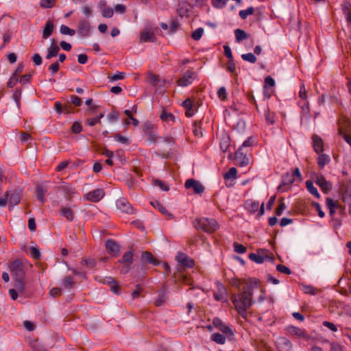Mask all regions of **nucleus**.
Masks as SVG:
<instances>
[{"label":"nucleus","mask_w":351,"mask_h":351,"mask_svg":"<svg viewBox=\"0 0 351 351\" xmlns=\"http://www.w3.org/2000/svg\"><path fill=\"white\" fill-rule=\"evenodd\" d=\"M246 208L251 213H255L258 210L259 212L258 215L261 216L265 213V204L263 202L261 205L259 204V202L257 201H247L245 203Z\"/></svg>","instance_id":"11"},{"label":"nucleus","mask_w":351,"mask_h":351,"mask_svg":"<svg viewBox=\"0 0 351 351\" xmlns=\"http://www.w3.org/2000/svg\"><path fill=\"white\" fill-rule=\"evenodd\" d=\"M278 348L280 351H291L292 344L287 338L280 337L278 341Z\"/></svg>","instance_id":"21"},{"label":"nucleus","mask_w":351,"mask_h":351,"mask_svg":"<svg viewBox=\"0 0 351 351\" xmlns=\"http://www.w3.org/2000/svg\"><path fill=\"white\" fill-rule=\"evenodd\" d=\"M81 263L82 265H86L90 269L94 268L97 265L96 261L93 258H83Z\"/></svg>","instance_id":"40"},{"label":"nucleus","mask_w":351,"mask_h":351,"mask_svg":"<svg viewBox=\"0 0 351 351\" xmlns=\"http://www.w3.org/2000/svg\"><path fill=\"white\" fill-rule=\"evenodd\" d=\"M342 9L344 14L351 12V3L348 1H345L342 5Z\"/></svg>","instance_id":"63"},{"label":"nucleus","mask_w":351,"mask_h":351,"mask_svg":"<svg viewBox=\"0 0 351 351\" xmlns=\"http://www.w3.org/2000/svg\"><path fill=\"white\" fill-rule=\"evenodd\" d=\"M196 74L192 70H187L177 80V86H187L191 84L195 80Z\"/></svg>","instance_id":"6"},{"label":"nucleus","mask_w":351,"mask_h":351,"mask_svg":"<svg viewBox=\"0 0 351 351\" xmlns=\"http://www.w3.org/2000/svg\"><path fill=\"white\" fill-rule=\"evenodd\" d=\"M56 0H41L40 6L43 8H51L55 5Z\"/></svg>","instance_id":"46"},{"label":"nucleus","mask_w":351,"mask_h":351,"mask_svg":"<svg viewBox=\"0 0 351 351\" xmlns=\"http://www.w3.org/2000/svg\"><path fill=\"white\" fill-rule=\"evenodd\" d=\"M166 290L165 289H161L158 292V297L155 300L154 304L156 306H162L166 301Z\"/></svg>","instance_id":"27"},{"label":"nucleus","mask_w":351,"mask_h":351,"mask_svg":"<svg viewBox=\"0 0 351 351\" xmlns=\"http://www.w3.org/2000/svg\"><path fill=\"white\" fill-rule=\"evenodd\" d=\"M235 160L237 163L241 167H245L249 163V158L246 156V154L242 152L241 148H239L235 152Z\"/></svg>","instance_id":"17"},{"label":"nucleus","mask_w":351,"mask_h":351,"mask_svg":"<svg viewBox=\"0 0 351 351\" xmlns=\"http://www.w3.org/2000/svg\"><path fill=\"white\" fill-rule=\"evenodd\" d=\"M254 12V9L253 7H249L246 10H242L239 12V16L242 19H245L249 15L253 14Z\"/></svg>","instance_id":"45"},{"label":"nucleus","mask_w":351,"mask_h":351,"mask_svg":"<svg viewBox=\"0 0 351 351\" xmlns=\"http://www.w3.org/2000/svg\"><path fill=\"white\" fill-rule=\"evenodd\" d=\"M134 261V252L132 250L127 251L122 258L118 260V263L122 265L121 274H128Z\"/></svg>","instance_id":"5"},{"label":"nucleus","mask_w":351,"mask_h":351,"mask_svg":"<svg viewBox=\"0 0 351 351\" xmlns=\"http://www.w3.org/2000/svg\"><path fill=\"white\" fill-rule=\"evenodd\" d=\"M267 250H259L257 252V254L250 253L248 256L249 258L254 261L256 263L261 264L263 263L267 259H273V257H270L267 254Z\"/></svg>","instance_id":"8"},{"label":"nucleus","mask_w":351,"mask_h":351,"mask_svg":"<svg viewBox=\"0 0 351 351\" xmlns=\"http://www.w3.org/2000/svg\"><path fill=\"white\" fill-rule=\"evenodd\" d=\"M9 267L12 276L14 279V287L19 291L20 293H24L25 290L24 283L25 272L22 261L20 259H16L10 262Z\"/></svg>","instance_id":"2"},{"label":"nucleus","mask_w":351,"mask_h":351,"mask_svg":"<svg viewBox=\"0 0 351 351\" xmlns=\"http://www.w3.org/2000/svg\"><path fill=\"white\" fill-rule=\"evenodd\" d=\"M106 249L108 253L114 257H117L121 253V247L119 243L113 239H108L105 243Z\"/></svg>","instance_id":"7"},{"label":"nucleus","mask_w":351,"mask_h":351,"mask_svg":"<svg viewBox=\"0 0 351 351\" xmlns=\"http://www.w3.org/2000/svg\"><path fill=\"white\" fill-rule=\"evenodd\" d=\"M98 7L101 11V14L105 18H111L114 14L113 9L107 5L106 1L104 0H101L98 3Z\"/></svg>","instance_id":"16"},{"label":"nucleus","mask_w":351,"mask_h":351,"mask_svg":"<svg viewBox=\"0 0 351 351\" xmlns=\"http://www.w3.org/2000/svg\"><path fill=\"white\" fill-rule=\"evenodd\" d=\"M241 58L243 60L250 62L251 63H255L257 60L256 56L252 53L242 54Z\"/></svg>","instance_id":"47"},{"label":"nucleus","mask_w":351,"mask_h":351,"mask_svg":"<svg viewBox=\"0 0 351 351\" xmlns=\"http://www.w3.org/2000/svg\"><path fill=\"white\" fill-rule=\"evenodd\" d=\"M217 95H218V97L221 99V100H226L227 99V93H226V90L224 87H221L218 91H217Z\"/></svg>","instance_id":"62"},{"label":"nucleus","mask_w":351,"mask_h":351,"mask_svg":"<svg viewBox=\"0 0 351 351\" xmlns=\"http://www.w3.org/2000/svg\"><path fill=\"white\" fill-rule=\"evenodd\" d=\"M143 288L141 287L139 284L136 285V289L133 291L131 293L132 297L135 299L139 297L140 293L142 292Z\"/></svg>","instance_id":"59"},{"label":"nucleus","mask_w":351,"mask_h":351,"mask_svg":"<svg viewBox=\"0 0 351 351\" xmlns=\"http://www.w3.org/2000/svg\"><path fill=\"white\" fill-rule=\"evenodd\" d=\"M329 162L330 157L328 155L322 154L319 156L317 163L320 168H323Z\"/></svg>","instance_id":"39"},{"label":"nucleus","mask_w":351,"mask_h":351,"mask_svg":"<svg viewBox=\"0 0 351 351\" xmlns=\"http://www.w3.org/2000/svg\"><path fill=\"white\" fill-rule=\"evenodd\" d=\"M312 138L313 142V149L315 152L317 154L323 152L324 142L322 138L317 134H313Z\"/></svg>","instance_id":"24"},{"label":"nucleus","mask_w":351,"mask_h":351,"mask_svg":"<svg viewBox=\"0 0 351 351\" xmlns=\"http://www.w3.org/2000/svg\"><path fill=\"white\" fill-rule=\"evenodd\" d=\"M149 82L153 86H161L163 82H161L159 75H155L154 73H149L148 76Z\"/></svg>","instance_id":"32"},{"label":"nucleus","mask_w":351,"mask_h":351,"mask_svg":"<svg viewBox=\"0 0 351 351\" xmlns=\"http://www.w3.org/2000/svg\"><path fill=\"white\" fill-rule=\"evenodd\" d=\"M61 293H62V289L59 288V287L52 288L49 291V295L53 298L58 297L61 295Z\"/></svg>","instance_id":"57"},{"label":"nucleus","mask_w":351,"mask_h":351,"mask_svg":"<svg viewBox=\"0 0 351 351\" xmlns=\"http://www.w3.org/2000/svg\"><path fill=\"white\" fill-rule=\"evenodd\" d=\"M32 348L34 351H47V350L38 343L35 342L32 344Z\"/></svg>","instance_id":"64"},{"label":"nucleus","mask_w":351,"mask_h":351,"mask_svg":"<svg viewBox=\"0 0 351 351\" xmlns=\"http://www.w3.org/2000/svg\"><path fill=\"white\" fill-rule=\"evenodd\" d=\"M21 198V189L19 188L15 189L13 192L10 194L9 198V204L12 207L17 205Z\"/></svg>","instance_id":"19"},{"label":"nucleus","mask_w":351,"mask_h":351,"mask_svg":"<svg viewBox=\"0 0 351 351\" xmlns=\"http://www.w3.org/2000/svg\"><path fill=\"white\" fill-rule=\"evenodd\" d=\"M46 193V190L43 189L41 186L38 185L36 188V195L37 199L42 203H44L45 201V195Z\"/></svg>","instance_id":"31"},{"label":"nucleus","mask_w":351,"mask_h":351,"mask_svg":"<svg viewBox=\"0 0 351 351\" xmlns=\"http://www.w3.org/2000/svg\"><path fill=\"white\" fill-rule=\"evenodd\" d=\"M141 261L143 263H148L153 265H158L160 263V261L154 258L153 254L148 251L142 253Z\"/></svg>","instance_id":"20"},{"label":"nucleus","mask_w":351,"mask_h":351,"mask_svg":"<svg viewBox=\"0 0 351 351\" xmlns=\"http://www.w3.org/2000/svg\"><path fill=\"white\" fill-rule=\"evenodd\" d=\"M306 186L307 190L313 195L316 198H319L320 195L316 187L314 186L313 183L311 180H307L306 182Z\"/></svg>","instance_id":"30"},{"label":"nucleus","mask_w":351,"mask_h":351,"mask_svg":"<svg viewBox=\"0 0 351 351\" xmlns=\"http://www.w3.org/2000/svg\"><path fill=\"white\" fill-rule=\"evenodd\" d=\"M116 206L118 209L123 213L131 215L134 213V210L131 204L125 198H119L116 201Z\"/></svg>","instance_id":"9"},{"label":"nucleus","mask_w":351,"mask_h":351,"mask_svg":"<svg viewBox=\"0 0 351 351\" xmlns=\"http://www.w3.org/2000/svg\"><path fill=\"white\" fill-rule=\"evenodd\" d=\"M253 286L250 283H245L241 291L233 293L231 301L237 311L243 318L247 317V310L252 305Z\"/></svg>","instance_id":"1"},{"label":"nucleus","mask_w":351,"mask_h":351,"mask_svg":"<svg viewBox=\"0 0 351 351\" xmlns=\"http://www.w3.org/2000/svg\"><path fill=\"white\" fill-rule=\"evenodd\" d=\"M213 324L217 328H218L223 333L233 335V332L231 330V328L228 325H226L221 321V319L218 317H215L213 320Z\"/></svg>","instance_id":"15"},{"label":"nucleus","mask_w":351,"mask_h":351,"mask_svg":"<svg viewBox=\"0 0 351 351\" xmlns=\"http://www.w3.org/2000/svg\"><path fill=\"white\" fill-rule=\"evenodd\" d=\"M326 206L328 208H341V206L337 202H334L332 199L328 197L326 200Z\"/></svg>","instance_id":"53"},{"label":"nucleus","mask_w":351,"mask_h":351,"mask_svg":"<svg viewBox=\"0 0 351 351\" xmlns=\"http://www.w3.org/2000/svg\"><path fill=\"white\" fill-rule=\"evenodd\" d=\"M31 255L33 258L35 260H40L41 258V254L39 250L36 247H30Z\"/></svg>","instance_id":"52"},{"label":"nucleus","mask_w":351,"mask_h":351,"mask_svg":"<svg viewBox=\"0 0 351 351\" xmlns=\"http://www.w3.org/2000/svg\"><path fill=\"white\" fill-rule=\"evenodd\" d=\"M156 38L154 32L150 31H143L141 34V42H156Z\"/></svg>","instance_id":"26"},{"label":"nucleus","mask_w":351,"mask_h":351,"mask_svg":"<svg viewBox=\"0 0 351 351\" xmlns=\"http://www.w3.org/2000/svg\"><path fill=\"white\" fill-rule=\"evenodd\" d=\"M237 169L235 167H231L228 171L224 174L223 178L225 180L235 179L237 178Z\"/></svg>","instance_id":"41"},{"label":"nucleus","mask_w":351,"mask_h":351,"mask_svg":"<svg viewBox=\"0 0 351 351\" xmlns=\"http://www.w3.org/2000/svg\"><path fill=\"white\" fill-rule=\"evenodd\" d=\"M234 34L237 43H240L247 38V34H246V32L241 29H235Z\"/></svg>","instance_id":"34"},{"label":"nucleus","mask_w":351,"mask_h":351,"mask_svg":"<svg viewBox=\"0 0 351 351\" xmlns=\"http://www.w3.org/2000/svg\"><path fill=\"white\" fill-rule=\"evenodd\" d=\"M275 86V81L269 75L267 76L265 78V88H266V86H269V87H274Z\"/></svg>","instance_id":"61"},{"label":"nucleus","mask_w":351,"mask_h":351,"mask_svg":"<svg viewBox=\"0 0 351 351\" xmlns=\"http://www.w3.org/2000/svg\"><path fill=\"white\" fill-rule=\"evenodd\" d=\"M152 183L154 186H158L161 190L164 191H168L169 190L168 185L159 179H153Z\"/></svg>","instance_id":"37"},{"label":"nucleus","mask_w":351,"mask_h":351,"mask_svg":"<svg viewBox=\"0 0 351 351\" xmlns=\"http://www.w3.org/2000/svg\"><path fill=\"white\" fill-rule=\"evenodd\" d=\"M150 204L155 208H157L161 213L171 216L168 213L167 210L162 206V205L158 201H152Z\"/></svg>","instance_id":"43"},{"label":"nucleus","mask_w":351,"mask_h":351,"mask_svg":"<svg viewBox=\"0 0 351 351\" xmlns=\"http://www.w3.org/2000/svg\"><path fill=\"white\" fill-rule=\"evenodd\" d=\"M185 187L189 189L193 187L194 192L197 194H201L204 191V186L198 181L193 179H189L185 182Z\"/></svg>","instance_id":"14"},{"label":"nucleus","mask_w":351,"mask_h":351,"mask_svg":"<svg viewBox=\"0 0 351 351\" xmlns=\"http://www.w3.org/2000/svg\"><path fill=\"white\" fill-rule=\"evenodd\" d=\"M211 340L218 344H224L226 342V337L220 333H213L211 336Z\"/></svg>","instance_id":"35"},{"label":"nucleus","mask_w":351,"mask_h":351,"mask_svg":"<svg viewBox=\"0 0 351 351\" xmlns=\"http://www.w3.org/2000/svg\"><path fill=\"white\" fill-rule=\"evenodd\" d=\"M295 181L294 173H290V172H287L282 177V184L284 186H290Z\"/></svg>","instance_id":"29"},{"label":"nucleus","mask_w":351,"mask_h":351,"mask_svg":"<svg viewBox=\"0 0 351 351\" xmlns=\"http://www.w3.org/2000/svg\"><path fill=\"white\" fill-rule=\"evenodd\" d=\"M59 51H60V47L56 44L55 39L54 38L51 39L50 46L47 49V54L46 56V58L49 60L53 57L57 56Z\"/></svg>","instance_id":"18"},{"label":"nucleus","mask_w":351,"mask_h":351,"mask_svg":"<svg viewBox=\"0 0 351 351\" xmlns=\"http://www.w3.org/2000/svg\"><path fill=\"white\" fill-rule=\"evenodd\" d=\"M53 29L54 25L53 21L51 20L47 21L43 30V38L47 39L52 34Z\"/></svg>","instance_id":"25"},{"label":"nucleus","mask_w":351,"mask_h":351,"mask_svg":"<svg viewBox=\"0 0 351 351\" xmlns=\"http://www.w3.org/2000/svg\"><path fill=\"white\" fill-rule=\"evenodd\" d=\"M90 32V26L88 21L81 19L77 25V33L82 37H87L89 36Z\"/></svg>","instance_id":"12"},{"label":"nucleus","mask_w":351,"mask_h":351,"mask_svg":"<svg viewBox=\"0 0 351 351\" xmlns=\"http://www.w3.org/2000/svg\"><path fill=\"white\" fill-rule=\"evenodd\" d=\"M289 332L292 335H295L299 337H306V332L304 330H302L298 327L296 326H289L288 328Z\"/></svg>","instance_id":"28"},{"label":"nucleus","mask_w":351,"mask_h":351,"mask_svg":"<svg viewBox=\"0 0 351 351\" xmlns=\"http://www.w3.org/2000/svg\"><path fill=\"white\" fill-rule=\"evenodd\" d=\"M228 0H212V3L215 8H221L224 7Z\"/></svg>","instance_id":"56"},{"label":"nucleus","mask_w":351,"mask_h":351,"mask_svg":"<svg viewBox=\"0 0 351 351\" xmlns=\"http://www.w3.org/2000/svg\"><path fill=\"white\" fill-rule=\"evenodd\" d=\"M230 145V139L227 135H224L220 141V149L223 152H226Z\"/></svg>","instance_id":"36"},{"label":"nucleus","mask_w":351,"mask_h":351,"mask_svg":"<svg viewBox=\"0 0 351 351\" xmlns=\"http://www.w3.org/2000/svg\"><path fill=\"white\" fill-rule=\"evenodd\" d=\"M193 226L196 230H202L208 234L215 232L219 228V224L215 219L207 217L195 219Z\"/></svg>","instance_id":"4"},{"label":"nucleus","mask_w":351,"mask_h":351,"mask_svg":"<svg viewBox=\"0 0 351 351\" xmlns=\"http://www.w3.org/2000/svg\"><path fill=\"white\" fill-rule=\"evenodd\" d=\"M195 265V261L190 256L183 252H179L177 254V282L181 281L184 283H188L189 277L185 274L181 273L185 272L187 269H191Z\"/></svg>","instance_id":"3"},{"label":"nucleus","mask_w":351,"mask_h":351,"mask_svg":"<svg viewBox=\"0 0 351 351\" xmlns=\"http://www.w3.org/2000/svg\"><path fill=\"white\" fill-rule=\"evenodd\" d=\"M114 138L117 141L122 144H128L129 143L128 138L121 135L120 134H115L114 135Z\"/></svg>","instance_id":"54"},{"label":"nucleus","mask_w":351,"mask_h":351,"mask_svg":"<svg viewBox=\"0 0 351 351\" xmlns=\"http://www.w3.org/2000/svg\"><path fill=\"white\" fill-rule=\"evenodd\" d=\"M107 118L110 122H114L119 120V114L116 111H112L108 114Z\"/></svg>","instance_id":"55"},{"label":"nucleus","mask_w":351,"mask_h":351,"mask_svg":"<svg viewBox=\"0 0 351 351\" xmlns=\"http://www.w3.org/2000/svg\"><path fill=\"white\" fill-rule=\"evenodd\" d=\"M276 269L280 273H283V274H291V273L290 269L284 265H280V264L276 266Z\"/></svg>","instance_id":"58"},{"label":"nucleus","mask_w":351,"mask_h":351,"mask_svg":"<svg viewBox=\"0 0 351 351\" xmlns=\"http://www.w3.org/2000/svg\"><path fill=\"white\" fill-rule=\"evenodd\" d=\"M71 102L75 106H80L82 104L81 98L76 95H71Z\"/></svg>","instance_id":"60"},{"label":"nucleus","mask_w":351,"mask_h":351,"mask_svg":"<svg viewBox=\"0 0 351 351\" xmlns=\"http://www.w3.org/2000/svg\"><path fill=\"white\" fill-rule=\"evenodd\" d=\"M315 182L321 188L324 193L326 194L332 190V184L330 182L327 181L325 179V178L321 174H318L316 176Z\"/></svg>","instance_id":"10"},{"label":"nucleus","mask_w":351,"mask_h":351,"mask_svg":"<svg viewBox=\"0 0 351 351\" xmlns=\"http://www.w3.org/2000/svg\"><path fill=\"white\" fill-rule=\"evenodd\" d=\"M60 32L62 34L73 36L75 34V31L73 29L69 28L65 25H62L60 28Z\"/></svg>","instance_id":"44"},{"label":"nucleus","mask_w":351,"mask_h":351,"mask_svg":"<svg viewBox=\"0 0 351 351\" xmlns=\"http://www.w3.org/2000/svg\"><path fill=\"white\" fill-rule=\"evenodd\" d=\"M204 33V29L202 27H199L196 29L192 34L191 37L195 40H199Z\"/></svg>","instance_id":"48"},{"label":"nucleus","mask_w":351,"mask_h":351,"mask_svg":"<svg viewBox=\"0 0 351 351\" xmlns=\"http://www.w3.org/2000/svg\"><path fill=\"white\" fill-rule=\"evenodd\" d=\"M182 106L186 110L185 114L186 117H190L195 114V109L191 99L187 98L182 103Z\"/></svg>","instance_id":"22"},{"label":"nucleus","mask_w":351,"mask_h":351,"mask_svg":"<svg viewBox=\"0 0 351 351\" xmlns=\"http://www.w3.org/2000/svg\"><path fill=\"white\" fill-rule=\"evenodd\" d=\"M234 250L237 253L243 254L246 252L247 248L244 245L239 244L238 243H234L233 244Z\"/></svg>","instance_id":"50"},{"label":"nucleus","mask_w":351,"mask_h":351,"mask_svg":"<svg viewBox=\"0 0 351 351\" xmlns=\"http://www.w3.org/2000/svg\"><path fill=\"white\" fill-rule=\"evenodd\" d=\"M160 118L163 121H167L169 120V119L172 121V122H174L175 120H176V117L175 116L173 115V114L171 113V112H168L167 110H163L162 113L160 114Z\"/></svg>","instance_id":"38"},{"label":"nucleus","mask_w":351,"mask_h":351,"mask_svg":"<svg viewBox=\"0 0 351 351\" xmlns=\"http://www.w3.org/2000/svg\"><path fill=\"white\" fill-rule=\"evenodd\" d=\"M104 191L102 189H97L86 194V199L92 202H97L104 196Z\"/></svg>","instance_id":"13"},{"label":"nucleus","mask_w":351,"mask_h":351,"mask_svg":"<svg viewBox=\"0 0 351 351\" xmlns=\"http://www.w3.org/2000/svg\"><path fill=\"white\" fill-rule=\"evenodd\" d=\"M60 214L69 221H73L75 219V213L70 207L61 206Z\"/></svg>","instance_id":"23"},{"label":"nucleus","mask_w":351,"mask_h":351,"mask_svg":"<svg viewBox=\"0 0 351 351\" xmlns=\"http://www.w3.org/2000/svg\"><path fill=\"white\" fill-rule=\"evenodd\" d=\"M82 130V126L80 121H75L71 126V131L74 134H79Z\"/></svg>","instance_id":"49"},{"label":"nucleus","mask_w":351,"mask_h":351,"mask_svg":"<svg viewBox=\"0 0 351 351\" xmlns=\"http://www.w3.org/2000/svg\"><path fill=\"white\" fill-rule=\"evenodd\" d=\"M278 202V206L276 209L275 213L276 215L280 216V215H281L283 210L285 209L286 205L284 202L283 197L279 198Z\"/></svg>","instance_id":"42"},{"label":"nucleus","mask_w":351,"mask_h":351,"mask_svg":"<svg viewBox=\"0 0 351 351\" xmlns=\"http://www.w3.org/2000/svg\"><path fill=\"white\" fill-rule=\"evenodd\" d=\"M265 120L269 124H273L274 123V114L271 112L268 108L265 110Z\"/></svg>","instance_id":"51"},{"label":"nucleus","mask_w":351,"mask_h":351,"mask_svg":"<svg viewBox=\"0 0 351 351\" xmlns=\"http://www.w3.org/2000/svg\"><path fill=\"white\" fill-rule=\"evenodd\" d=\"M62 285L66 289H71L75 285L73 277L70 275L66 276L63 280Z\"/></svg>","instance_id":"33"}]
</instances>
